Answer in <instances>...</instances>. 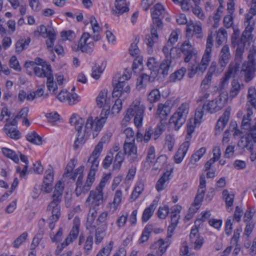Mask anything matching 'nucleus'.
<instances>
[{
	"label": "nucleus",
	"mask_w": 256,
	"mask_h": 256,
	"mask_svg": "<svg viewBox=\"0 0 256 256\" xmlns=\"http://www.w3.org/2000/svg\"><path fill=\"white\" fill-rule=\"evenodd\" d=\"M28 234L27 232H24L13 242V246L16 248H18L20 246L23 244L27 239Z\"/></svg>",
	"instance_id": "nucleus-49"
},
{
	"label": "nucleus",
	"mask_w": 256,
	"mask_h": 256,
	"mask_svg": "<svg viewBox=\"0 0 256 256\" xmlns=\"http://www.w3.org/2000/svg\"><path fill=\"white\" fill-rule=\"evenodd\" d=\"M153 230L151 224L147 225L144 228L142 236L139 240L140 244H142L148 240Z\"/></svg>",
	"instance_id": "nucleus-42"
},
{
	"label": "nucleus",
	"mask_w": 256,
	"mask_h": 256,
	"mask_svg": "<svg viewBox=\"0 0 256 256\" xmlns=\"http://www.w3.org/2000/svg\"><path fill=\"white\" fill-rule=\"evenodd\" d=\"M172 60L164 59L160 66L158 73L162 74L164 76H166L168 74V72L172 66Z\"/></svg>",
	"instance_id": "nucleus-32"
},
{
	"label": "nucleus",
	"mask_w": 256,
	"mask_h": 256,
	"mask_svg": "<svg viewBox=\"0 0 256 256\" xmlns=\"http://www.w3.org/2000/svg\"><path fill=\"white\" fill-rule=\"evenodd\" d=\"M254 52H250L248 56V61L242 64L241 72L244 76L246 82L250 81L254 78V74L256 70L254 60Z\"/></svg>",
	"instance_id": "nucleus-11"
},
{
	"label": "nucleus",
	"mask_w": 256,
	"mask_h": 256,
	"mask_svg": "<svg viewBox=\"0 0 256 256\" xmlns=\"http://www.w3.org/2000/svg\"><path fill=\"white\" fill-rule=\"evenodd\" d=\"M206 190V180L205 176L202 174L200 176V184L197 194L192 206L189 208V212L194 214L199 208V205L203 200Z\"/></svg>",
	"instance_id": "nucleus-10"
},
{
	"label": "nucleus",
	"mask_w": 256,
	"mask_h": 256,
	"mask_svg": "<svg viewBox=\"0 0 256 256\" xmlns=\"http://www.w3.org/2000/svg\"><path fill=\"white\" fill-rule=\"evenodd\" d=\"M174 49V48L170 46V44L165 46L162 48V52L165 56L164 59L172 60L174 58L172 56V52Z\"/></svg>",
	"instance_id": "nucleus-62"
},
{
	"label": "nucleus",
	"mask_w": 256,
	"mask_h": 256,
	"mask_svg": "<svg viewBox=\"0 0 256 256\" xmlns=\"http://www.w3.org/2000/svg\"><path fill=\"white\" fill-rule=\"evenodd\" d=\"M205 112L206 113V111L203 109L202 106L201 107L198 108L195 114L194 118L192 119L191 120L194 122V124H200V120Z\"/></svg>",
	"instance_id": "nucleus-50"
},
{
	"label": "nucleus",
	"mask_w": 256,
	"mask_h": 256,
	"mask_svg": "<svg viewBox=\"0 0 256 256\" xmlns=\"http://www.w3.org/2000/svg\"><path fill=\"white\" fill-rule=\"evenodd\" d=\"M189 111V106L182 104L170 119V125L178 130L185 123Z\"/></svg>",
	"instance_id": "nucleus-6"
},
{
	"label": "nucleus",
	"mask_w": 256,
	"mask_h": 256,
	"mask_svg": "<svg viewBox=\"0 0 256 256\" xmlns=\"http://www.w3.org/2000/svg\"><path fill=\"white\" fill-rule=\"evenodd\" d=\"M98 212L96 208H90L89 210L86 226V230H88L90 234L94 233V231L96 230L98 228L102 226L99 224L98 220H96Z\"/></svg>",
	"instance_id": "nucleus-14"
},
{
	"label": "nucleus",
	"mask_w": 256,
	"mask_h": 256,
	"mask_svg": "<svg viewBox=\"0 0 256 256\" xmlns=\"http://www.w3.org/2000/svg\"><path fill=\"white\" fill-rule=\"evenodd\" d=\"M118 98L115 100L114 104L112 108V110L113 114L118 113L122 108V100L126 98H122L119 96H114Z\"/></svg>",
	"instance_id": "nucleus-53"
},
{
	"label": "nucleus",
	"mask_w": 256,
	"mask_h": 256,
	"mask_svg": "<svg viewBox=\"0 0 256 256\" xmlns=\"http://www.w3.org/2000/svg\"><path fill=\"white\" fill-rule=\"evenodd\" d=\"M244 87L243 84H240L237 80H234L232 82L231 88L230 91L228 96L226 94L227 97L232 99L236 98L239 94L240 90Z\"/></svg>",
	"instance_id": "nucleus-30"
},
{
	"label": "nucleus",
	"mask_w": 256,
	"mask_h": 256,
	"mask_svg": "<svg viewBox=\"0 0 256 256\" xmlns=\"http://www.w3.org/2000/svg\"><path fill=\"white\" fill-rule=\"evenodd\" d=\"M64 186L60 181L55 186L52 200L47 206L46 211L53 221H58L60 215V203L62 202Z\"/></svg>",
	"instance_id": "nucleus-3"
},
{
	"label": "nucleus",
	"mask_w": 256,
	"mask_h": 256,
	"mask_svg": "<svg viewBox=\"0 0 256 256\" xmlns=\"http://www.w3.org/2000/svg\"><path fill=\"white\" fill-rule=\"evenodd\" d=\"M94 48V43L90 39V36L88 32H84L82 36L78 45V49L82 52L91 54Z\"/></svg>",
	"instance_id": "nucleus-15"
},
{
	"label": "nucleus",
	"mask_w": 256,
	"mask_h": 256,
	"mask_svg": "<svg viewBox=\"0 0 256 256\" xmlns=\"http://www.w3.org/2000/svg\"><path fill=\"white\" fill-rule=\"evenodd\" d=\"M2 152L4 156L12 159L15 162L17 163L19 162L18 156L12 150L6 148H2Z\"/></svg>",
	"instance_id": "nucleus-43"
},
{
	"label": "nucleus",
	"mask_w": 256,
	"mask_h": 256,
	"mask_svg": "<svg viewBox=\"0 0 256 256\" xmlns=\"http://www.w3.org/2000/svg\"><path fill=\"white\" fill-rule=\"evenodd\" d=\"M107 119V116L103 115L100 118L96 117L94 120L92 117H89L86 122L84 132H82V128L84 120L76 114H73L70 119V123L74 126L78 132L77 138L74 143V148L78 149L80 146L84 144L86 140L90 135L92 138L96 137L104 126Z\"/></svg>",
	"instance_id": "nucleus-1"
},
{
	"label": "nucleus",
	"mask_w": 256,
	"mask_h": 256,
	"mask_svg": "<svg viewBox=\"0 0 256 256\" xmlns=\"http://www.w3.org/2000/svg\"><path fill=\"white\" fill-rule=\"evenodd\" d=\"M26 138L28 142L33 144L40 145L42 144V138L35 132L28 133Z\"/></svg>",
	"instance_id": "nucleus-40"
},
{
	"label": "nucleus",
	"mask_w": 256,
	"mask_h": 256,
	"mask_svg": "<svg viewBox=\"0 0 256 256\" xmlns=\"http://www.w3.org/2000/svg\"><path fill=\"white\" fill-rule=\"evenodd\" d=\"M6 134L11 138L18 140L20 137V132L15 128H4Z\"/></svg>",
	"instance_id": "nucleus-48"
},
{
	"label": "nucleus",
	"mask_w": 256,
	"mask_h": 256,
	"mask_svg": "<svg viewBox=\"0 0 256 256\" xmlns=\"http://www.w3.org/2000/svg\"><path fill=\"white\" fill-rule=\"evenodd\" d=\"M186 70V68H182L172 74L169 77V82H175L181 80L184 78Z\"/></svg>",
	"instance_id": "nucleus-36"
},
{
	"label": "nucleus",
	"mask_w": 256,
	"mask_h": 256,
	"mask_svg": "<svg viewBox=\"0 0 256 256\" xmlns=\"http://www.w3.org/2000/svg\"><path fill=\"white\" fill-rule=\"evenodd\" d=\"M97 170L90 168L87 179L84 185L78 188H76L75 190L76 194L77 196H79L82 194L86 193L90 188L92 183L95 180V175Z\"/></svg>",
	"instance_id": "nucleus-17"
},
{
	"label": "nucleus",
	"mask_w": 256,
	"mask_h": 256,
	"mask_svg": "<svg viewBox=\"0 0 256 256\" xmlns=\"http://www.w3.org/2000/svg\"><path fill=\"white\" fill-rule=\"evenodd\" d=\"M104 202L103 189L96 186V188L90 191L89 196L86 201V206L90 208H96L102 204Z\"/></svg>",
	"instance_id": "nucleus-12"
},
{
	"label": "nucleus",
	"mask_w": 256,
	"mask_h": 256,
	"mask_svg": "<svg viewBox=\"0 0 256 256\" xmlns=\"http://www.w3.org/2000/svg\"><path fill=\"white\" fill-rule=\"evenodd\" d=\"M108 91L106 90H102L98 94L96 98V102L97 106L100 108H102L101 115L106 116L110 113V102L107 99Z\"/></svg>",
	"instance_id": "nucleus-16"
},
{
	"label": "nucleus",
	"mask_w": 256,
	"mask_h": 256,
	"mask_svg": "<svg viewBox=\"0 0 256 256\" xmlns=\"http://www.w3.org/2000/svg\"><path fill=\"white\" fill-rule=\"evenodd\" d=\"M134 141V139L130 142L125 140L123 146V153L127 156L128 160L130 163L138 161V149Z\"/></svg>",
	"instance_id": "nucleus-13"
},
{
	"label": "nucleus",
	"mask_w": 256,
	"mask_h": 256,
	"mask_svg": "<svg viewBox=\"0 0 256 256\" xmlns=\"http://www.w3.org/2000/svg\"><path fill=\"white\" fill-rule=\"evenodd\" d=\"M190 238L191 242L194 244L195 250H198L201 248L204 244V238L200 236L198 228L196 226L192 228Z\"/></svg>",
	"instance_id": "nucleus-20"
},
{
	"label": "nucleus",
	"mask_w": 256,
	"mask_h": 256,
	"mask_svg": "<svg viewBox=\"0 0 256 256\" xmlns=\"http://www.w3.org/2000/svg\"><path fill=\"white\" fill-rule=\"evenodd\" d=\"M46 78V86L48 90L50 92H52V94H56L58 92V86L54 82L52 74Z\"/></svg>",
	"instance_id": "nucleus-44"
},
{
	"label": "nucleus",
	"mask_w": 256,
	"mask_h": 256,
	"mask_svg": "<svg viewBox=\"0 0 256 256\" xmlns=\"http://www.w3.org/2000/svg\"><path fill=\"white\" fill-rule=\"evenodd\" d=\"M102 148L103 145L102 144V142H98L88 159L86 164L88 166L98 170L99 164L98 158Z\"/></svg>",
	"instance_id": "nucleus-18"
},
{
	"label": "nucleus",
	"mask_w": 256,
	"mask_h": 256,
	"mask_svg": "<svg viewBox=\"0 0 256 256\" xmlns=\"http://www.w3.org/2000/svg\"><path fill=\"white\" fill-rule=\"evenodd\" d=\"M138 42V40H136L135 42L131 44L129 48V53L133 57H138L140 53V51L137 46Z\"/></svg>",
	"instance_id": "nucleus-52"
},
{
	"label": "nucleus",
	"mask_w": 256,
	"mask_h": 256,
	"mask_svg": "<svg viewBox=\"0 0 256 256\" xmlns=\"http://www.w3.org/2000/svg\"><path fill=\"white\" fill-rule=\"evenodd\" d=\"M228 98L224 94H220V96L210 101H206L202 104L203 109L206 112L215 113L220 110L227 102Z\"/></svg>",
	"instance_id": "nucleus-8"
},
{
	"label": "nucleus",
	"mask_w": 256,
	"mask_h": 256,
	"mask_svg": "<svg viewBox=\"0 0 256 256\" xmlns=\"http://www.w3.org/2000/svg\"><path fill=\"white\" fill-rule=\"evenodd\" d=\"M222 196L225 200L227 210L228 212H230L232 210L231 207L233 205L234 195V194H230L228 190H224L222 192Z\"/></svg>",
	"instance_id": "nucleus-33"
},
{
	"label": "nucleus",
	"mask_w": 256,
	"mask_h": 256,
	"mask_svg": "<svg viewBox=\"0 0 256 256\" xmlns=\"http://www.w3.org/2000/svg\"><path fill=\"white\" fill-rule=\"evenodd\" d=\"M160 98V93L158 89L152 90L148 94V100L150 103H154L159 100Z\"/></svg>",
	"instance_id": "nucleus-47"
},
{
	"label": "nucleus",
	"mask_w": 256,
	"mask_h": 256,
	"mask_svg": "<svg viewBox=\"0 0 256 256\" xmlns=\"http://www.w3.org/2000/svg\"><path fill=\"white\" fill-rule=\"evenodd\" d=\"M213 46V39L212 34H209L206 40V48L200 64L196 67L194 74L196 72H204L209 64L211 58V53Z\"/></svg>",
	"instance_id": "nucleus-9"
},
{
	"label": "nucleus",
	"mask_w": 256,
	"mask_h": 256,
	"mask_svg": "<svg viewBox=\"0 0 256 256\" xmlns=\"http://www.w3.org/2000/svg\"><path fill=\"white\" fill-rule=\"evenodd\" d=\"M165 140V146L167 147L170 152L172 151L174 146L175 144L174 138L170 134L167 135L166 137Z\"/></svg>",
	"instance_id": "nucleus-58"
},
{
	"label": "nucleus",
	"mask_w": 256,
	"mask_h": 256,
	"mask_svg": "<svg viewBox=\"0 0 256 256\" xmlns=\"http://www.w3.org/2000/svg\"><path fill=\"white\" fill-rule=\"evenodd\" d=\"M116 77L113 80L112 84L114 86V90L112 92V97L119 96L122 98H127L130 92V88L129 85L126 84L125 80L122 76H118V80H116Z\"/></svg>",
	"instance_id": "nucleus-7"
},
{
	"label": "nucleus",
	"mask_w": 256,
	"mask_h": 256,
	"mask_svg": "<svg viewBox=\"0 0 256 256\" xmlns=\"http://www.w3.org/2000/svg\"><path fill=\"white\" fill-rule=\"evenodd\" d=\"M170 244V242L167 240H164L162 239H160L150 246V249L156 256H162Z\"/></svg>",
	"instance_id": "nucleus-19"
},
{
	"label": "nucleus",
	"mask_w": 256,
	"mask_h": 256,
	"mask_svg": "<svg viewBox=\"0 0 256 256\" xmlns=\"http://www.w3.org/2000/svg\"><path fill=\"white\" fill-rule=\"evenodd\" d=\"M256 15V0H251L250 8L246 14L244 25L245 30L240 38V43L245 44L246 42L252 39V32L254 30V21L253 17Z\"/></svg>",
	"instance_id": "nucleus-5"
},
{
	"label": "nucleus",
	"mask_w": 256,
	"mask_h": 256,
	"mask_svg": "<svg viewBox=\"0 0 256 256\" xmlns=\"http://www.w3.org/2000/svg\"><path fill=\"white\" fill-rule=\"evenodd\" d=\"M156 158L155 148L153 146H150L148 150L146 160L148 162H152Z\"/></svg>",
	"instance_id": "nucleus-61"
},
{
	"label": "nucleus",
	"mask_w": 256,
	"mask_h": 256,
	"mask_svg": "<svg viewBox=\"0 0 256 256\" xmlns=\"http://www.w3.org/2000/svg\"><path fill=\"white\" fill-rule=\"evenodd\" d=\"M169 213V208L167 206L160 207L158 212V215L159 218L164 219Z\"/></svg>",
	"instance_id": "nucleus-64"
},
{
	"label": "nucleus",
	"mask_w": 256,
	"mask_h": 256,
	"mask_svg": "<svg viewBox=\"0 0 256 256\" xmlns=\"http://www.w3.org/2000/svg\"><path fill=\"white\" fill-rule=\"evenodd\" d=\"M30 42V38L21 39L18 40L16 44V52H20L26 49Z\"/></svg>",
	"instance_id": "nucleus-45"
},
{
	"label": "nucleus",
	"mask_w": 256,
	"mask_h": 256,
	"mask_svg": "<svg viewBox=\"0 0 256 256\" xmlns=\"http://www.w3.org/2000/svg\"><path fill=\"white\" fill-rule=\"evenodd\" d=\"M181 50L183 54H188L194 51V48L189 41L186 40L182 45Z\"/></svg>",
	"instance_id": "nucleus-59"
},
{
	"label": "nucleus",
	"mask_w": 256,
	"mask_h": 256,
	"mask_svg": "<svg viewBox=\"0 0 256 256\" xmlns=\"http://www.w3.org/2000/svg\"><path fill=\"white\" fill-rule=\"evenodd\" d=\"M106 228V226L103 224L100 228H98L96 230L94 231L96 244H98L102 240L106 235L105 232Z\"/></svg>",
	"instance_id": "nucleus-41"
},
{
	"label": "nucleus",
	"mask_w": 256,
	"mask_h": 256,
	"mask_svg": "<svg viewBox=\"0 0 256 256\" xmlns=\"http://www.w3.org/2000/svg\"><path fill=\"white\" fill-rule=\"evenodd\" d=\"M122 198V192L120 190H117L116 192L113 202L109 204L110 209L112 212L116 210L118 206L121 202Z\"/></svg>",
	"instance_id": "nucleus-34"
},
{
	"label": "nucleus",
	"mask_w": 256,
	"mask_h": 256,
	"mask_svg": "<svg viewBox=\"0 0 256 256\" xmlns=\"http://www.w3.org/2000/svg\"><path fill=\"white\" fill-rule=\"evenodd\" d=\"M174 2L179 4L184 11L189 10L192 7V1L195 5H197L199 0H172Z\"/></svg>",
	"instance_id": "nucleus-37"
},
{
	"label": "nucleus",
	"mask_w": 256,
	"mask_h": 256,
	"mask_svg": "<svg viewBox=\"0 0 256 256\" xmlns=\"http://www.w3.org/2000/svg\"><path fill=\"white\" fill-rule=\"evenodd\" d=\"M83 170L84 167L81 166L76 169L73 172H70V174H68L66 176H65V172H64L62 176V179L64 182L67 180H71L72 182H74L78 175L82 172Z\"/></svg>",
	"instance_id": "nucleus-39"
},
{
	"label": "nucleus",
	"mask_w": 256,
	"mask_h": 256,
	"mask_svg": "<svg viewBox=\"0 0 256 256\" xmlns=\"http://www.w3.org/2000/svg\"><path fill=\"white\" fill-rule=\"evenodd\" d=\"M231 58L230 48L228 45L222 48L219 55L218 62L222 67H225Z\"/></svg>",
	"instance_id": "nucleus-23"
},
{
	"label": "nucleus",
	"mask_w": 256,
	"mask_h": 256,
	"mask_svg": "<svg viewBox=\"0 0 256 256\" xmlns=\"http://www.w3.org/2000/svg\"><path fill=\"white\" fill-rule=\"evenodd\" d=\"M92 244L93 236H89L87 237L84 246V252L87 255L89 254L90 251L92 250Z\"/></svg>",
	"instance_id": "nucleus-57"
},
{
	"label": "nucleus",
	"mask_w": 256,
	"mask_h": 256,
	"mask_svg": "<svg viewBox=\"0 0 256 256\" xmlns=\"http://www.w3.org/2000/svg\"><path fill=\"white\" fill-rule=\"evenodd\" d=\"M114 242L110 241L108 245L102 248L96 256H108L112 250Z\"/></svg>",
	"instance_id": "nucleus-51"
},
{
	"label": "nucleus",
	"mask_w": 256,
	"mask_h": 256,
	"mask_svg": "<svg viewBox=\"0 0 256 256\" xmlns=\"http://www.w3.org/2000/svg\"><path fill=\"white\" fill-rule=\"evenodd\" d=\"M113 154L112 152H110L102 162V166L104 169H108L110 166L113 161Z\"/></svg>",
	"instance_id": "nucleus-56"
},
{
	"label": "nucleus",
	"mask_w": 256,
	"mask_h": 256,
	"mask_svg": "<svg viewBox=\"0 0 256 256\" xmlns=\"http://www.w3.org/2000/svg\"><path fill=\"white\" fill-rule=\"evenodd\" d=\"M230 110H226L216 122L215 134H220L227 124L230 117Z\"/></svg>",
	"instance_id": "nucleus-21"
},
{
	"label": "nucleus",
	"mask_w": 256,
	"mask_h": 256,
	"mask_svg": "<svg viewBox=\"0 0 256 256\" xmlns=\"http://www.w3.org/2000/svg\"><path fill=\"white\" fill-rule=\"evenodd\" d=\"M73 226L68 237L66 238V242H68L70 244L75 240L79 234V228L80 224V220L78 218H74L73 220Z\"/></svg>",
	"instance_id": "nucleus-26"
},
{
	"label": "nucleus",
	"mask_w": 256,
	"mask_h": 256,
	"mask_svg": "<svg viewBox=\"0 0 256 256\" xmlns=\"http://www.w3.org/2000/svg\"><path fill=\"white\" fill-rule=\"evenodd\" d=\"M156 208V206L154 204H152L144 210L142 217V220L143 222H146L150 220L153 215Z\"/></svg>",
	"instance_id": "nucleus-38"
},
{
	"label": "nucleus",
	"mask_w": 256,
	"mask_h": 256,
	"mask_svg": "<svg viewBox=\"0 0 256 256\" xmlns=\"http://www.w3.org/2000/svg\"><path fill=\"white\" fill-rule=\"evenodd\" d=\"M228 34L226 30L223 28L219 29L217 32L216 42L218 45L222 44L226 40Z\"/></svg>",
	"instance_id": "nucleus-46"
},
{
	"label": "nucleus",
	"mask_w": 256,
	"mask_h": 256,
	"mask_svg": "<svg viewBox=\"0 0 256 256\" xmlns=\"http://www.w3.org/2000/svg\"><path fill=\"white\" fill-rule=\"evenodd\" d=\"M115 12L118 14L128 12L129 8L125 0H115Z\"/></svg>",
	"instance_id": "nucleus-35"
},
{
	"label": "nucleus",
	"mask_w": 256,
	"mask_h": 256,
	"mask_svg": "<svg viewBox=\"0 0 256 256\" xmlns=\"http://www.w3.org/2000/svg\"><path fill=\"white\" fill-rule=\"evenodd\" d=\"M144 112V107L139 101L136 100L132 102L128 109L126 114L122 120V124L126 125L131 118H134V123L137 128L142 126V122Z\"/></svg>",
	"instance_id": "nucleus-4"
},
{
	"label": "nucleus",
	"mask_w": 256,
	"mask_h": 256,
	"mask_svg": "<svg viewBox=\"0 0 256 256\" xmlns=\"http://www.w3.org/2000/svg\"><path fill=\"white\" fill-rule=\"evenodd\" d=\"M103 70H104L100 66L96 64L92 67L91 76L93 78L98 80L100 78Z\"/></svg>",
	"instance_id": "nucleus-55"
},
{
	"label": "nucleus",
	"mask_w": 256,
	"mask_h": 256,
	"mask_svg": "<svg viewBox=\"0 0 256 256\" xmlns=\"http://www.w3.org/2000/svg\"><path fill=\"white\" fill-rule=\"evenodd\" d=\"M186 32L187 36H195L197 38L199 39H202L204 36L202 26L198 24L188 25Z\"/></svg>",
	"instance_id": "nucleus-22"
},
{
	"label": "nucleus",
	"mask_w": 256,
	"mask_h": 256,
	"mask_svg": "<svg viewBox=\"0 0 256 256\" xmlns=\"http://www.w3.org/2000/svg\"><path fill=\"white\" fill-rule=\"evenodd\" d=\"M172 172V170L166 171L158 180L156 186V188L158 191H162L166 187L170 180Z\"/></svg>",
	"instance_id": "nucleus-27"
},
{
	"label": "nucleus",
	"mask_w": 256,
	"mask_h": 256,
	"mask_svg": "<svg viewBox=\"0 0 256 256\" xmlns=\"http://www.w3.org/2000/svg\"><path fill=\"white\" fill-rule=\"evenodd\" d=\"M170 108L168 104H160L158 107L156 115L160 120H163L170 114Z\"/></svg>",
	"instance_id": "nucleus-31"
},
{
	"label": "nucleus",
	"mask_w": 256,
	"mask_h": 256,
	"mask_svg": "<svg viewBox=\"0 0 256 256\" xmlns=\"http://www.w3.org/2000/svg\"><path fill=\"white\" fill-rule=\"evenodd\" d=\"M206 149L205 148H201L192 155L191 161L194 160V162L198 161L206 153Z\"/></svg>",
	"instance_id": "nucleus-60"
},
{
	"label": "nucleus",
	"mask_w": 256,
	"mask_h": 256,
	"mask_svg": "<svg viewBox=\"0 0 256 256\" xmlns=\"http://www.w3.org/2000/svg\"><path fill=\"white\" fill-rule=\"evenodd\" d=\"M128 213L123 214L121 216H119L116 221L118 227L120 228L124 227L128 220Z\"/></svg>",
	"instance_id": "nucleus-63"
},
{
	"label": "nucleus",
	"mask_w": 256,
	"mask_h": 256,
	"mask_svg": "<svg viewBox=\"0 0 256 256\" xmlns=\"http://www.w3.org/2000/svg\"><path fill=\"white\" fill-rule=\"evenodd\" d=\"M165 10L162 4H156L151 10L152 23L150 26V34L146 36L145 42L146 45L152 48L158 40V32L163 28L162 20L164 18Z\"/></svg>",
	"instance_id": "nucleus-2"
},
{
	"label": "nucleus",
	"mask_w": 256,
	"mask_h": 256,
	"mask_svg": "<svg viewBox=\"0 0 256 256\" xmlns=\"http://www.w3.org/2000/svg\"><path fill=\"white\" fill-rule=\"evenodd\" d=\"M34 70L35 74L40 78H48L52 74L51 66L48 64H44L41 67L35 66Z\"/></svg>",
	"instance_id": "nucleus-24"
},
{
	"label": "nucleus",
	"mask_w": 256,
	"mask_h": 256,
	"mask_svg": "<svg viewBox=\"0 0 256 256\" xmlns=\"http://www.w3.org/2000/svg\"><path fill=\"white\" fill-rule=\"evenodd\" d=\"M240 64L238 63L230 64L229 66L228 69L225 74L224 77L222 82V84L224 86L227 84L228 80L239 70Z\"/></svg>",
	"instance_id": "nucleus-28"
},
{
	"label": "nucleus",
	"mask_w": 256,
	"mask_h": 256,
	"mask_svg": "<svg viewBox=\"0 0 256 256\" xmlns=\"http://www.w3.org/2000/svg\"><path fill=\"white\" fill-rule=\"evenodd\" d=\"M188 142H184L179 148L174 156V162L176 164L180 163L185 156L190 146Z\"/></svg>",
	"instance_id": "nucleus-25"
},
{
	"label": "nucleus",
	"mask_w": 256,
	"mask_h": 256,
	"mask_svg": "<svg viewBox=\"0 0 256 256\" xmlns=\"http://www.w3.org/2000/svg\"><path fill=\"white\" fill-rule=\"evenodd\" d=\"M212 77L208 76H206L201 82L200 90L202 91L208 90L210 88L212 84Z\"/></svg>",
	"instance_id": "nucleus-54"
},
{
	"label": "nucleus",
	"mask_w": 256,
	"mask_h": 256,
	"mask_svg": "<svg viewBox=\"0 0 256 256\" xmlns=\"http://www.w3.org/2000/svg\"><path fill=\"white\" fill-rule=\"evenodd\" d=\"M152 78H154V76H150L148 74L144 73L142 74L137 79L136 86V89L138 90H141L144 88L148 82L153 80H151Z\"/></svg>",
	"instance_id": "nucleus-29"
}]
</instances>
